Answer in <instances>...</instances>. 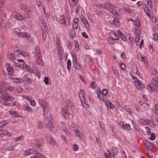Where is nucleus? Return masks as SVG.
I'll use <instances>...</instances> for the list:
<instances>
[{
    "instance_id": "obj_1",
    "label": "nucleus",
    "mask_w": 158,
    "mask_h": 158,
    "mask_svg": "<svg viewBox=\"0 0 158 158\" xmlns=\"http://www.w3.org/2000/svg\"><path fill=\"white\" fill-rule=\"evenodd\" d=\"M104 8L109 10L115 16L118 15V11L116 9V7L110 3H106L103 5Z\"/></svg>"
},
{
    "instance_id": "obj_2",
    "label": "nucleus",
    "mask_w": 158,
    "mask_h": 158,
    "mask_svg": "<svg viewBox=\"0 0 158 158\" xmlns=\"http://www.w3.org/2000/svg\"><path fill=\"white\" fill-rule=\"evenodd\" d=\"M35 56L36 63L40 66L43 65V61L42 59V56L39 48L37 47L35 48Z\"/></svg>"
},
{
    "instance_id": "obj_3",
    "label": "nucleus",
    "mask_w": 158,
    "mask_h": 158,
    "mask_svg": "<svg viewBox=\"0 0 158 158\" xmlns=\"http://www.w3.org/2000/svg\"><path fill=\"white\" fill-rule=\"evenodd\" d=\"M147 88L149 91L151 93L153 92V90L158 93V84L155 81L148 84Z\"/></svg>"
},
{
    "instance_id": "obj_4",
    "label": "nucleus",
    "mask_w": 158,
    "mask_h": 158,
    "mask_svg": "<svg viewBox=\"0 0 158 158\" xmlns=\"http://www.w3.org/2000/svg\"><path fill=\"white\" fill-rule=\"evenodd\" d=\"M39 102L44 109V112H45L49 109V106L47 102L42 99H40L39 100Z\"/></svg>"
},
{
    "instance_id": "obj_5",
    "label": "nucleus",
    "mask_w": 158,
    "mask_h": 158,
    "mask_svg": "<svg viewBox=\"0 0 158 158\" xmlns=\"http://www.w3.org/2000/svg\"><path fill=\"white\" fill-rule=\"evenodd\" d=\"M119 126L123 128L126 129L127 131H129L131 127L129 124H124L123 122H121L119 123Z\"/></svg>"
},
{
    "instance_id": "obj_6",
    "label": "nucleus",
    "mask_w": 158,
    "mask_h": 158,
    "mask_svg": "<svg viewBox=\"0 0 158 158\" xmlns=\"http://www.w3.org/2000/svg\"><path fill=\"white\" fill-rule=\"evenodd\" d=\"M6 89L3 87L2 88H0V98H5V97L6 96Z\"/></svg>"
},
{
    "instance_id": "obj_7",
    "label": "nucleus",
    "mask_w": 158,
    "mask_h": 158,
    "mask_svg": "<svg viewBox=\"0 0 158 158\" xmlns=\"http://www.w3.org/2000/svg\"><path fill=\"white\" fill-rule=\"evenodd\" d=\"M140 30L141 28L139 27L135 28V33L136 36L135 38H136V40L137 39L138 40L140 39Z\"/></svg>"
},
{
    "instance_id": "obj_8",
    "label": "nucleus",
    "mask_w": 158,
    "mask_h": 158,
    "mask_svg": "<svg viewBox=\"0 0 158 158\" xmlns=\"http://www.w3.org/2000/svg\"><path fill=\"white\" fill-rule=\"evenodd\" d=\"M135 86L139 90H141L144 88V85L139 81H137L134 83Z\"/></svg>"
},
{
    "instance_id": "obj_9",
    "label": "nucleus",
    "mask_w": 158,
    "mask_h": 158,
    "mask_svg": "<svg viewBox=\"0 0 158 158\" xmlns=\"http://www.w3.org/2000/svg\"><path fill=\"white\" fill-rule=\"evenodd\" d=\"M1 134H0V137L3 138L4 135H8L10 136L11 134L6 130H2L0 131Z\"/></svg>"
},
{
    "instance_id": "obj_10",
    "label": "nucleus",
    "mask_w": 158,
    "mask_h": 158,
    "mask_svg": "<svg viewBox=\"0 0 158 158\" xmlns=\"http://www.w3.org/2000/svg\"><path fill=\"white\" fill-rule=\"evenodd\" d=\"M13 17L16 19L19 20L21 21V18L22 15L16 11H14L12 15Z\"/></svg>"
},
{
    "instance_id": "obj_11",
    "label": "nucleus",
    "mask_w": 158,
    "mask_h": 158,
    "mask_svg": "<svg viewBox=\"0 0 158 158\" xmlns=\"http://www.w3.org/2000/svg\"><path fill=\"white\" fill-rule=\"evenodd\" d=\"M84 95V94L83 91L81 90L79 93V96L82 103L83 102H84L85 101ZM82 105L83 106V104H82Z\"/></svg>"
},
{
    "instance_id": "obj_12",
    "label": "nucleus",
    "mask_w": 158,
    "mask_h": 158,
    "mask_svg": "<svg viewBox=\"0 0 158 158\" xmlns=\"http://www.w3.org/2000/svg\"><path fill=\"white\" fill-rule=\"evenodd\" d=\"M110 35L111 38L114 40H117L119 39L118 35L114 31L111 32L110 33Z\"/></svg>"
},
{
    "instance_id": "obj_13",
    "label": "nucleus",
    "mask_w": 158,
    "mask_h": 158,
    "mask_svg": "<svg viewBox=\"0 0 158 158\" xmlns=\"http://www.w3.org/2000/svg\"><path fill=\"white\" fill-rule=\"evenodd\" d=\"M74 61H73V66L76 69L78 70H80L82 69L81 65L77 63L76 59H74Z\"/></svg>"
},
{
    "instance_id": "obj_14",
    "label": "nucleus",
    "mask_w": 158,
    "mask_h": 158,
    "mask_svg": "<svg viewBox=\"0 0 158 158\" xmlns=\"http://www.w3.org/2000/svg\"><path fill=\"white\" fill-rule=\"evenodd\" d=\"M6 69L8 74L11 75L14 73V71L9 65L7 64L6 65Z\"/></svg>"
},
{
    "instance_id": "obj_15",
    "label": "nucleus",
    "mask_w": 158,
    "mask_h": 158,
    "mask_svg": "<svg viewBox=\"0 0 158 158\" xmlns=\"http://www.w3.org/2000/svg\"><path fill=\"white\" fill-rule=\"evenodd\" d=\"M81 19L82 21L84 23L86 28L87 29H89L90 28V27L89 26L88 21L86 19L85 17L83 16L81 18Z\"/></svg>"
},
{
    "instance_id": "obj_16",
    "label": "nucleus",
    "mask_w": 158,
    "mask_h": 158,
    "mask_svg": "<svg viewBox=\"0 0 158 158\" xmlns=\"http://www.w3.org/2000/svg\"><path fill=\"white\" fill-rule=\"evenodd\" d=\"M19 36L25 37L27 40H29L31 38V36L27 32H22L20 33Z\"/></svg>"
},
{
    "instance_id": "obj_17",
    "label": "nucleus",
    "mask_w": 158,
    "mask_h": 158,
    "mask_svg": "<svg viewBox=\"0 0 158 158\" xmlns=\"http://www.w3.org/2000/svg\"><path fill=\"white\" fill-rule=\"evenodd\" d=\"M35 154L36 155L34 156L32 158H45V157L44 155L38 151L36 152Z\"/></svg>"
},
{
    "instance_id": "obj_18",
    "label": "nucleus",
    "mask_w": 158,
    "mask_h": 158,
    "mask_svg": "<svg viewBox=\"0 0 158 158\" xmlns=\"http://www.w3.org/2000/svg\"><path fill=\"white\" fill-rule=\"evenodd\" d=\"M62 115L66 119L69 118V113L67 110L62 109Z\"/></svg>"
},
{
    "instance_id": "obj_19",
    "label": "nucleus",
    "mask_w": 158,
    "mask_h": 158,
    "mask_svg": "<svg viewBox=\"0 0 158 158\" xmlns=\"http://www.w3.org/2000/svg\"><path fill=\"white\" fill-rule=\"evenodd\" d=\"M105 104L107 106L108 108H109L112 109L114 108V105L109 100H106L105 101Z\"/></svg>"
},
{
    "instance_id": "obj_20",
    "label": "nucleus",
    "mask_w": 158,
    "mask_h": 158,
    "mask_svg": "<svg viewBox=\"0 0 158 158\" xmlns=\"http://www.w3.org/2000/svg\"><path fill=\"white\" fill-rule=\"evenodd\" d=\"M13 81L15 83H20L21 82H23V80L22 79L16 77L13 78L12 79Z\"/></svg>"
},
{
    "instance_id": "obj_21",
    "label": "nucleus",
    "mask_w": 158,
    "mask_h": 158,
    "mask_svg": "<svg viewBox=\"0 0 158 158\" xmlns=\"http://www.w3.org/2000/svg\"><path fill=\"white\" fill-rule=\"evenodd\" d=\"M9 114L12 116L14 117H21V116L19 114L16 112L15 111H10L9 112Z\"/></svg>"
},
{
    "instance_id": "obj_22",
    "label": "nucleus",
    "mask_w": 158,
    "mask_h": 158,
    "mask_svg": "<svg viewBox=\"0 0 158 158\" xmlns=\"http://www.w3.org/2000/svg\"><path fill=\"white\" fill-rule=\"evenodd\" d=\"M97 95L100 101L101 102H104V100L103 98V95L102 94H101L100 92L98 91L97 93Z\"/></svg>"
},
{
    "instance_id": "obj_23",
    "label": "nucleus",
    "mask_w": 158,
    "mask_h": 158,
    "mask_svg": "<svg viewBox=\"0 0 158 158\" xmlns=\"http://www.w3.org/2000/svg\"><path fill=\"white\" fill-rule=\"evenodd\" d=\"M111 153L113 156L117 154L118 152V149L115 147H113L112 148L111 150Z\"/></svg>"
},
{
    "instance_id": "obj_24",
    "label": "nucleus",
    "mask_w": 158,
    "mask_h": 158,
    "mask_svg": "<svg viewBox=\"0 0 158 158\" xmlns=\"http://www.w3.org/2000/svg\"><path fill=\"white\" fill-rule=\"evenodd\" d=\"M149 121L147 119H140L139 121V123L143 125H148V124Z\"/></svg>"
},
{
    "instance_id": "obj_25",
    "label": "nucleus",
    "mask_w": 158,
    "mask_h": 158,
    "mask_svg": "<svg viewBox=\"0 0 158 158\" xmlns=\"http://www.w3.org/2000/svg\"><path fill=\"white\" fill-rule=\"evenodd\" d=\"M5 101H12L15 99V98L10 96H7L5 97Z\"/></svg>"
},
{
    "instance_id": "obj_26",
    "label": "nucleus",
    "mask_w": 158,
    "mask_h": 158,
    "mask_svg": "<svg viewBox=\"0 0 158 158\" xmlns=\"http://www.w3.org/2000/svg\"><path fill=\"white\" fill-rule=\"evenodd\" d=\"M46 126L50 130H52L53 128V126L52 122L49 120H48V123H46Z\"/></svg>"
},
{
    "instance_id": "obj_27",
    "label": "nucleus",
    "mask_w": 158,
    "mask_h": 158,
    "mask_svg": "<svg viewBox=\"0 0 158 158\" xmlns=\"http://www.w3.org/2000/svg\"><path fill=\"white\" fill-rule=\"evenodd\" d=\"M143 10L147 15L148 16L150 17V14L149 13L148 8L146 5H145L143 7Z\"/></svg>"
},
{
    "instance_id": "obj_28",
    "label": "nucleus",
    "mask_w": 158,
    "mask_h": 158,
    "mask_svg": "<svg viewBox=\"0 0 158 158\" xmlns=\"http://www.w3.org/2000/svg\"><path fill=\"white\" fill-rule=\"evenodd\" d=\"M152 120L153 121L152 126H155L156 125H158V119L156 118H152Z\"/></svg>"
},
{
    "instance_id": "obj_29",
    "label": "nucleus",
    "mask_w": 158,
    "mask_h": 158,
    "mask_svg": "<svg viewBox=\"0 0 158 158\" xmlns=\"http://www.w3.org/2000/svg\"><path fill=\"white\" fill-rule=\"evenodd\" d=\"M145 143L147 147H152L154 145L152 143L148 141L147 140L145 141Z\"/></svg>"
},
{
    "instance_id": "obj_30",
    "label": "nucleus",
    "mask_w": 158,
    "mask_h": 158,
    "mask_svg": "<svg viewBox=\"0 0 158 158\" xmlns=\"http://www.w3.org/2000/svg\"><path fill=\"white\" fill-rule=\"evenodd\" d=\"M74 130L75 131L76 135H77L78 137H82V134L80 133L78 129L74 128Z\"/></svg>"
},
{
    "instance_id": "obj_31",
    "label": "nucleus",
    "mask_w": 158,
    "mask_h": 158,
    "mask_svg": "<svg viewBox=\"0 0 158 158\" xmlns=\"http://www.w3.org/2000/svg\"><path fill=\"white\" fill-rule=\"evenodd\" d=\"M15 92L20 93L23 92V89L21 87L18 86L15 89Z\"/></svg>"
},
{
    "instance_id": "obj_32",
    "label": "nucleus",
    "mask_w": 158,
    "mask_h": 158,
    "mask_svg": "<svg viewBox=\"0 0 158 158\" xmlns=\"http://www.w3.org/2000/svg\"><path fill=\"white\" fill-rule=\"evenodd\" d=\"M71 62L70 60L68 59L67 62V68L68 70H69L70 69L71 66Z\"/></svg>"
},
{
    "instance_id": "obj_33",
    "label": "nucleus",
    "mask_w": 158,
    "mask_h": 158,
    "mask_svg": "<svg viewBox=\"0 0 158 158\" xmlns=\"http://www.w3.org/2000/svg\"><path fill=\"white\" fill-rule=\"evenodd\" d=\"M68 18L66 17H63L61 19V23L62 24L66 25L67 24Z\"/></svg>"
},
{
    "instance_id": "obj_34",
    "label": "nucleus",
    "mask_w": 158,
    "mask_h": 158,
    "mask_svg": "<svg viewBox=\"0 0 158 158\" xmlns=\"http://www.w3.org/2000/svg\"><path fill=\"white\" fill-rule=\"evenodd\" d=\"M48 142L50 144L54 145L56 143V142L54 139H47Z\"/></svg>"
},
{
    "instance_id": "obj_35",
    "label": "nucleus",
    "mask_w": 158,
    "mask_h": 158,
    "mask_svg": "<svg viewBox=\"0 0 158 158\" xmlns=\"http://www.w3.org/2000/svg\"><path fill=\"white\" fill-rule=\"evenodd\" d=\"M126 110L127 112L130 115L132 114V112L131 111V109L129 106H125Z\"/></svg>"
},
{
    "instance_id": "obj_36",
    "label": "nucleus",
    "mask_w": 158,
    "mask_h": 158,
    "mask_svg": "<svg viewBox=\"0 0 158 158\" xmlns=\"http://www.w3.org/2000/svg\"><path fill=\"white\" fill-rule=\"evenodd\" d=\"M119 22L117 19H113V24L115 26H117L119 25Z\"/></svg>"
},
{
    "instance_id": "obj_37",
    "label": "nucleus",
    "mask_w": 158,
    "mask_h": 158,
    "mask_svg": "<svg viewBox=\"0 0 158 158\" xmlns=\"http://www.w3.org/2000/svg\"><path fill=\"white\" fill-rule=\"evenodd\" d=\"M30 17V15L28 14L24 15V16H22L21 20H25L26 19Z\"/></svg>"
},
{
    "instance_id": "obj_38",
    "label": "nucleus",
    "mask_w": 158,
    "mask_h": 158,
    "mask_svg": "<svg viewBox=\"0 0 158 158\" xmlns=\"http://www.w3.org/2000/svg\"><path fill=\"white\" fill-rule=\"evenodd\" d=\"M22 65V66L21 67V68H23V69H27L29 70V66H28L27 64H25L24 63L23 64H21Z\"/></svg>"
},
{
    "instance_id": "obj_39",
    "label": "nucleus",
    "mask_w": 158,
    "mask_h": 158,
    "mask_svg": "<svg viewBox=\"0 0 158 158\" xmlns=\"http://www.w3.org/2000/svg\"><path fill=\"white\" fill-rule=\"evenodd\" d=\"M50 79L48 77H45L44 78V81L45 84L46 85L49 84V81Z\"/></svg>"
},
{
    "instance_id": "obj_40",
    "label": "nucleus",
    "mask_w": 158,
    "mask_h": 158,
    "mask_svg": "<svg viewBox=\"0 0 158 158\" xmlns=\"http://www.w3.org/2000/svg\"><path fill=\"white\" fill-rule=\"evenodd\" d=\"M140 60L142 62L143 61L144 64L145 65H147V62L146 58L145 57L141 56V59Z\"/></svg>"
},
{
    "instance_id": "obj_41",
    "label": "nucleus",
    "mask_w": 158,
    "mask_h": 158,
    "mask_svg": "<svg viewBox=\"0 0 158 158\" xmlns=\"http://www.w3.org/2000/svg\"><path fill=\"white\" fill-rule=\"evenodd\" d=\"M15 147L12 146H9L7 148V150L9 151H13L15 150Z\"/></svg>"
},
{
    "instance_id": "obj_42",
    "label": "nucleus",
    "mask_w": 158,
    "mask_h": 158,
    "mask_svg": "<svg viewBox=\"0 0 158 158\" xmlns=\"http://www.w3.org/2000/svg\"><path fill=\"white\" fill-rule=\"evenodd\" d=\"M57 49L59 55H61L62 53V51L61 50V48L60 46H57Z\"/></svg>"
},
{
    "instance_id": "obj_43",
    "label": "nucleus",
    "mask_w": 158,
    "mask_h": 158,
    "mask_svg": "<svg viewBox=\"0 0 158 158\" xmlns=\"http://www.w3.org/2000/svg\"><path fill=\"white\" fill-rule=\"evenodd\" d=\"M78 41L77 40H76L75 41L74 46L77 49L76 50L77 51H78L79 50V45L78 44Z\"/></svg>"
},
{
    "instance_id": "obj_44",
    "label": "nucleus",
    "mask_w": 158,
    "mask_h": 158,
    "mask_svg": "<svg viewBox=\"0 0 158 158\" xmlns=\"http://www.w3.org/2000/svg\"><path fill=\"white\" fill-rule=\"evenodd\" d=\"M15 32L18 34L19 36V34L21 33V30L19 28H16L14 29Z\"/></svg>"
},
{
    "instance_id": "obj_45",
    "label": "nucleus",
    "mask_w": 158,
    "mask_h": 158,
    "mask_svg": "<svg viewBox=\"0 0 158 158\" xmlns=\"http://www.w3.org/2000/svg\"><path fill=\"white\" fill-rule=\"evenodd\" d=\"M104 155L106 158H114V156H113L112 158L111 157L110 153H105Z\"/></svg>"
},
{
    "instance_id": "obj_46",
    "label": "nucleus",
    "mask_w": 158,
    "mask_h": 158,
    "mask_svg": "<svg viewBox=\"0 0 158 158\" xmlns=\"http://www.w3.org/2000/svg\"><path fill=\"white\" fill-rule=\"evenodd\" d=\"M22 51L20 50H17L14 52V53L15 55H19L21 54Z\"/></svg>"
},
{
    "instance_id": "obj_47",
    "label": "nucleus",
    "mask_w": 158,
    "mask_h": 158,
    "mask_svg": "<svg viewBox=\"0 0 158 158\" xmlns=\"http://www.w3.org/2000/svg\"><path fill=\"white\" fill-rule=\"evenodd\" d=\"M43 127V124L40 122H38L37 127L39 129H42Z\"/></svg>"
},
{
    "instance_id": "obj_48",
    "label": "nucleus",
    "mask_w": 158,
    "mask_h": 158,
    "mask_svg": "<svg viewBox=\"0 0 158 158\" xmlns=\"http://www.w3.org/2000/svg\"><path fill=\"white\" fill-rule=\"evenodd\" d=\"M134 24L137 27H138L140 26V22L139 20H138L134 21Z\"/></svg>"
},
{
    "instance_id": "obj_49",
    "label": "nucleus",
    "mask_w": 158,
    "mask_h": 158,
    "mask_svg": "<svg viewBox=\"0 0 158 158\" xmlns=\"http://www.w3.org/2000/svg\"><path fill=\"white\" fill-rule=\"evenodd\" d=\"M108 93V91L107 89H104L102 91V93L103 95H106Z\"/></svg>"
},
{
    "instance_id": "obj_50",
    "label": "nucleus",
    "mask_w": 158,
    "mask_h": 158,
    "mask_svg": "<svg viewBox=\"0 0 158 158\" xmlns=\"http://www.w3.org/2000/svg\"><path fill=\"white\" fill-rule=\"evenodd\" d=\"M34 73L38 77H40V74L38 70L36 69V70H34Z\"/></svg>"
},
{
    "instance_id": "obj_51",
    "label": "nucleus",
    "mask_w": 158,
    "mask_h": 158,
    "mask_svg": "<svg viewBox=\"0 0 158 158\" xmlns=\"http://www.w3.org/2000/svg\"><path fill=\"white\" fill-rule=\"evenodd\" d=\"M73 150L74 151H77L78 150V147L77 144H73Z\"/></svg>"
},
{
    "instance_id": "obj_52",
    "label": "nucleus",
    "mask_w": 158,
    "mask_h": 158,
    "mask_svg": "<svg viewBox=\"0 0 158 158\" xmlns=\"http://www.w3.org/2000/svg\"><path fill=\"white\" fill-rule=\"evenodd\" d=\"M6 89L9 90L10 91H12L15 89V88L14 87L11 86H8V87Z\"/></svg>"
},
{
    "instance_id": "obj_53",
    "label": "nucleus",
    "mask_w": 158,
    "mask_h": 158,
    "mask_svg": "<svg viewBox=\"0 0 158 158\" xmlns=\"http://www.w3.org/2000/svg\"><path fill=\"white\" fill-rule=\"evenodd\" d=\"M31 105L33 106H35L36 103L34 100H30L29 101Z\"/></svg>"
},
{
    "instance_id": "obj_54",
    "label": "nucleus",
    "mask_w": 158,
    "mask_h": 158,
    "mask_svg": "<svg viewBox=\"0 0 158 158\" xmlns=\"http://www.w3.org/2000/svg\"><path fill=\"white\" fill-rule=\"evenodd\" d=\"M32 151L31 149H28L26 151V154L27 155L31 154Z\"/></svg>"
},
{
    "instance_id": "obj_55",
    "label": "nucleus",
    "mask_w": 158,
    "mask_h": 158,
    "mask_svg": "<svg viewBox=\"0 0 158 158\" xmlns=\"http://www.w3.org/2000/svg\"><path fill=\"white\" fill-rule=\"evenodd\" d=\"M35 145L36 146V147L38 148V149H40L41 148L42 145L41 144L38 142H37L36 143Z\"/></svg>"
},
{
    "instance_id": "obj_56",
    "label": "nucleus",
    "mask_w": 158,
    "mask_h": 158,
    "mask_svg": "<svg viewBox=\"0 0 158 158\" xmlns=\"http://www.w3.org/2000/svg\"><path fill=\"white\" fill-rule=\"evenodd\" d=\"M24 109L30 112L32 111V109L28 106H26L24 108Z\"/></svg>"
},
{
    "instance_id": "obj_57",
    "label": "nucleus",
    "mask_w": 158,
    "mask_h": 158,
    "mask_svg": "<svg viewBox=\"0 0 158 158\" xmlns=\"http://www.w3.org/2000/svg\"><path fill=\"white\" fill-rule=\"evenodd\" d=\"M125 12L126 13H130L131 12V9L128 7H126L124 8Z\"/></svg>"
},
{
    "instance_id": "obj_58",
    "label": "nucleus",
    "mask_w": 158,
    "mask_h": 158,
    "mask_svg": "<svg viewBox=\"0 0 158 158\" xmlns=\"http://www.w3.org/2000/svg\"><path fill=\"white\" fill-rule=\"evenodd\" d=\"M155 113L158 115V105H155Z\"/></svg>"
},
{
    "instance_id": "obj_59",
    "label": "nucleus",
    "mask_w": 158,
    "mask_h": 158,
    "mask_svg": "<svg viewBox=\"0 0 158 158\" xmlns=\"http://www.w3.org/2000/svg\"><path fill=\"white\" fill-rule=\"evenodd\" d=\"M8 57L11 60H14V56L11 53L8 55Z\"/></svg>"
},
{
    "instance_id": "obj_60",
    "label": "nucleus",
    "mask_w": 158,
    "mask_h": 158,
    "mask_svg": "<svg viewBox=\"0 0 158 158\" xmlns=\"http://www.w3.org/2000/svg\"><path fill=\"white\" fill-rule=\"evenodd\" d=\"M149 106V104L148 103H146L144 104V107L146 110L148 109V107Z\"/></svg>"
},
{
    "instance_id": "obj_61",
    "label": "nucleus",
    "mask_w": 158,
    "mask_h": 158,
    "mask_svg": "<svg viewBox=\"0 0 158 158\" xmlns=\"http://www.w3.org/2000/svg\"><path fill=\"white\" fill-rule=\"evenodd\" d=\"M120 36L121 39L123 41H125L127 40L126 37L123 34H121V35H120Z\"/></svg>"
},
{
    "instance_id": "obj_62",
    "label": "nucleus",
    "mask_w": 158,
    "mask_h": 158,
    "mask_svg": "<svg viewBox=\"0 0 158 158\" xmlns=\"http://www.w3.org/2000/svg\"><path fill=\"white\" fill-rule=\"evenodd\" d=\"M121 155L122 156V158H127L124 151H122L121 152Z\"/></svg>"
},
{
    "instance_id": "obj_63",
    "label": "nucleus",
    "mask_w": 158,
    "mask_h": 158,
    "mask_svg": "<svg viewBox=\"0 0 158 158\" xmlns=\"http://www.w3.org/2000/svg\"><path fill=\"white\" fill-rule=\"evenodd\" d=\"M95 143H97L99 145H100L101 144V142L100 139H96Z\"/></svg>"
},
{
    "instance_id": "obj_64",
    "label": "nucleus",
    "mask_w": 158,
    "mask_h": 158,
    "mask_svg": "<svg viewBox=\"0 0 158 158\" xmlns=\"http://www.w3.org/2000/svg\"><path fill=\"white\" fill-rule=\"evenodd\" d=\"M7 123L5 121L1 123H0V127L1 128H2L4 127V126Z\"/></svg>"
}]
</instances>
